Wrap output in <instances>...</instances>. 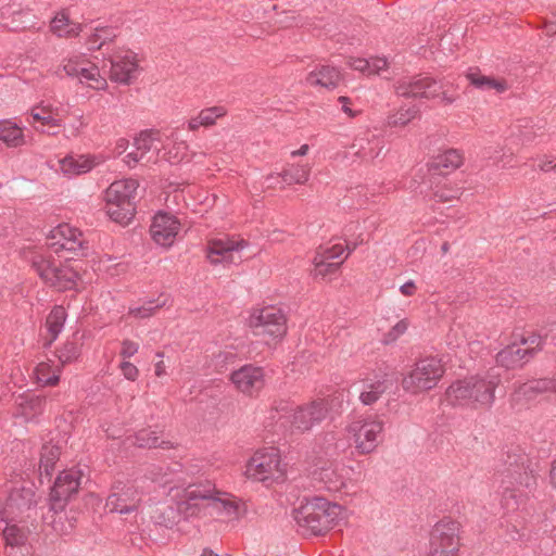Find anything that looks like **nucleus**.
<instances>
[{"instance_id":"72a5a7b5","label":"nucleus","mask_w":556,"mask_h":556,"mask_svg":"<svg viewBox=\"0 0 556 556\" xmlns=\"http://www.w3.org/2000/svg\"><path fill=\"white\" fill-rule=\"evenodd\" d=\"M36 493L33 486L16 488L9 496V505L16 507V510L29 509L36 505Z\"/></svg>"},{"instance_id":"5701e85b","label":"nucleus","mask_w":556,"mask_h":556,"mask_svg":"<svg viewBox=\"0 0 556 556\" xmlns=\"http://www.w3.org/2000/svg\"><path fill=\"white\" fill-rule=\"evenodd\" d=\"M245 245L247 242L244 240H212L207 247V258L212 264L232 263L235 261L233 252L242 250Z\"/></svg>"},{"instance_id":"bf43d9fd","label":"nucleus","mask_w":556,"mask_h":556,"mask_svg":"<svg viewBox=\"0 0 556 556\" xmlns=\"http://www.w3.org/2000/svg\"><path fill=\"white\" fill-rule=\"evenodd\" d=\"M31 116H33V118L35 121H39L43 125H48V126H51V127H59L60 126L59 122L55 118H53L51 115H46V114H41V113H38V112H33Z\"/></svg>"},{"instance_id":"680f3d73","label":"nucleus","mask_w":556,"mask_h":556,"mask_svg":"<svg viewBox=\"0 0 556 556\" xmlns=\"http://www.w3.org/2000/svg\"><path fill=\"white\" fill-rule=\"evenodd\" d=\"M501 151H497V149L489 147L484 149L483 156L486 159H491L494 161V163L498 164L502 160V156L498 155Z\"/></svg>"},{"instance_id":"3c124183","label":"nucleus","mask_w":556,"mask_h":556,"mask_svg":"<svg viewBox=\"0 0 556 556\" xmlns=\"http://www.w3.org/2000/svg\"><path fill=\"white\" fill-rule=\"evenodd\" d=\"M520 344L523 349H533V356L542 349L543 338L540 334L531 333L528 337H522Z\"/></svg>"},{"instance_id":"f03ea898","label":"nucleus","mask_w":556,"mask_h":556,"mask_svg":"<svg viewBox=\"0 0 556 556\" xmlns=\"http://www.w3.org/2000/svg\"><path fill=\"white\" fill-rule=\"evenodd\" d=\"M344 509L323 497L306 498L293 510L299 531L304 535H324L343 518Z\"/></svg>"},{"instance_id":"58836bf2","label":"nucleus","mask_w":556,"mask_h":556,"mask_svg":"<svg viewBox=\"0 0 556 556\" xmlns=\"http://www.w3.org/2000/svg\"><path fill=\"white\" fill-rule=\"evenodd\" d=\"M117 36L116 29L111 26H97L93 33L88 37L87 45L89 50H98L103 45L112 41Z\"/></svg>"},{"instance_id":"4be33fe9","label":"nucleus","mask_w":556,"mask_h":556,"mask_svg":"<svg viewBox=\"0 0 556 556\" xmlns=\"http://www.w3.org/2000/svg\"><path fill=\"white\" fill-rule=\"evenodd\" d=\"M383 140L370 130L359 134L350 147V153L362 161H371L379 156Z\"/></svg>"},{"instance_id":"7c9ffc66","label":"nucleus","mask_w":556,"mask_h":556,"mask_svg":"<svg viewBox=\"0 0 556 556\" xmlns=\"http://www.w3.org/2000/svg\"><path fill=\"white\" fill-rule=\"evenodd\" d=\"M388 61L384 58H371V59H351L349 61V66L354 71H358L361 73L367 75H382L388 71Z\"/></svg>"},{"instance_id":"13d9d810","label":"nucleus","mask_w":556,"mask_h":556,"mask_svg":"<svg viewBox=\"0 0 556 556\" xmlns=\"http://www.w3.org/2000/svg\"><path fill=\"white\" fill-rule=\"evenodd\" d=\"M379 397L380 396H378V392L371 390L369 387L368 390L363 391L359 395L361 402L365 405H371L376 403L379 400Z\"/></svg>"},{"instance_id":"7ed1b4c3","label":"nucleus","mask_w":556,"mask_h":556,"mask_svg":"<svg viewBox=\"0 0 556 556\" xmlns=\"http://www.w3.org/2000/svg\"><path fill=\"white\" fill-rule=\"evenodd\" d=\"M498 382V375L491 372L457 380L447 388L446 399L452 405L491 406Z\"/></svg>"},{"instance_id":"f257e3e1","label":"nucleus","mask_w":556,"mask_h":556,"mask_svg":"<svg viewBox=\"0 0 556 556\" xmlns=\"http://www.w3.org/2000/svg\"><path fill=\"white\" fill-rule=\"evenodd\" d=\"M503 463L501 503L504 509L514 511L519 507L522 497L534 490L536 478L530 457L519 447L509 450Z\"/></svg>"},{"instance_id":"79ce46f5","label":"nucleus","mask_w":556,"mask_h":556,"mask_svg":"<svg viewBox=\"0 0 556 556\" xmlns=\"http://www.w3.org/2000/svg\"><path fill=\"white\" fill-rule=\"evenodd\" d=\"M308 176L309 168L307 165H290L280 174L282 181L287 185L304 184L307 181Z\"/></svg>"},{"instance_id":"aec40b11","label":"nucleus","mask_w":556,"mask_h":556,"mask_svg":"<svg viewBox=\"0 0 556 556\" xmlns=\"http://www.w3.org/2000/svg\"><path fill=\"white\" fill-rule=\"evenodd\" d=\"M236 388L248 395H254L264 387V370L254 365H244L231 374Z\"/></svg>"},{"instance_id":"39448f33","label":"nucleus","mask_w":556,"mask_h":556,"mask_svg":"<svg viewBox=\"0 0 556 556\" xmlns=\"http://www.w3.org/2000/svg\"><path fill=\"white\" fill-rule=\"evenodd\" d=\"M444 375L440 358L428 356L415 363L413 369L402 379L405 391L417 394L433 389Z\"/></svg>"},{"instance_id":"0e129e2a","label":"nucleus","mask_w":556,"mask_h":556,"mask_svg":"<svg viewBox=\"0 0 556 556\" xmlns=\"http://www.w3.org/2000/svg\"><path fill=\"white\" fill-rule=\"evenodd\" d=\"M434 197L440 202H447V201L452 200L453 198H455V195L452 194V192H445V191H437L434 193Z\"/></svg>"},{"instance_id":"473e14b6","label":"nucleus","mask_w":556,"mask_h":556,"mask_svg":"<svg viewBox=\"0 0 556 556\" xmlns=\"http://www.w3.org/2000/svg\"><path fill=\"white\" fill-rule=\"evenodd\" d=\"M466 77L472 86L480 90L495 89L497 92H503L507 89L505 81L496 80L490 76H484L478 68H470L466 74Z\"/></svg>"},{"instance_id":"09e8293b","label":"nucleus","mask_w":556,"mask_h":556,"mask_svg":"<svg viewBox=\"0 0 556 556\" xmlns=\"http://www.w3.org/2000/svg\"><path fill=\"white\" fill-rule=\"evenodd\" d=\"M58 356L61 363H71L79 356V349L74 342H66L59 350Z\"/></svg>"},{"instance_id":"e433bc0d","label":"nucleus","mask_w":556,"mask_h":556,"mask_svg":"<svg viewBox=\"0 0 556 556\" xmlns=\"http://www.w3.org/2000/svg\"><path fill=\"white\" fill-rule=\"evenodd\" d=\"M84 64H87V62L83 56H70L64 59L62 63L55 70L52 71V74L59 78H78L79 71L84 66Z\"/></svg>"},{"instance_id":"9b49d317","label":"nucleus","mask_w":556,"mask_h":556,"mask_svg":"<svg viewBox=\"0 0 556 556\" xmlns=\"http://www.w3.org/2000/svg\"><path fill=\"white\" fill-rule=\"evenodd\" d=\"M83 472L71 468L63 470L55 479L50 492V509L54 513L62 511L67 501L77 493L81 483Z\"/></svg>"},{"instance_id":"f3484780","label":"nucleus","mask_w":556,"mask_h":556,"mask_svg":"<svg viewBox=\"0 0 556 556\" xmlns=\"http://www.w3.org/2000/svg\"><path fill=\"white\" fill-rule=\"evenodd\" d=\"M134 150L125 156L129 167L136 166L139 162L144 164L156 163L161 148L155 144V139L150 131H142L134 140Z\"/></svg>"},{"instance_id":"4c0bfd02","label":"nucleus","mask_w":556,"mask_h":556,"mask_svg":"<svg viewBox=\"0 0 556 556\" xmlns=\"http://www.w3.org/2000/svg\"><path fill=\"white\" fill-rule=\"evenodd\" d=\"M65 319H66V311L61 305H55L49 313L47 320H46V326H47L48 332L51 336V340H50L51 342L54 341L58 338V336L61 333V331L63 330Z\"/></svg>"},{"instance_id":"69168bd1","label":"nucleus","mask_w":556,"mask_h":556,"mask_svg":"<svg viewBox=\"0 0 556 556\" xmlns=\"http://www.w3.org/2000/svg\"><path fill=\"white\" fill-rule=\"evenodd\" d=\"M545 29L548 35L556 34V13L554 14L553 20L545 24Z\"/></svg>"},{"instance_id":"5fc2aeb1","label":"nucleus","mask_w":556,"mask_h":556,"mask_svg":"<svg viewBox=\"0 0 556 556\" xmlns=\"http://www.w3.org/2000/svg\"><path fill=\"white\" fill-rule=\"evenodd\" d=\"M119 369L127 380L135 381L139 376L138 368L130 362H122L119 365Z\"/></svg>"},{"instance_id":"c756f323","label":"nucleus","mask_w":556,"mask_h":556,"mask_svg":"<svg viewBox=\"0 0 556 556\" xmlns=\"http://www.w3.org/2000/svg\"><path fill=\"white\" fill-rule=\"evenodd\" d=\"M0 141L10 148L22 147L26 143L23 129L11 119L0 121Z\"/></svg>"},{"instance_id":"1a4fd4ad","label":"nucleus","mask_w":556,"mask_h":556,"mask_svg":"<svg viewBox=\"0 0 556 556\" xmlns=\"http://www.w3.org/2000/svg\"><path fill=\"white\" fill-rule=\"evenodd\" d=\"M245 473L249 478L265 482L278 480L283 476L280 456L275 447L257 451L249 460Z\"/></svg>"},{"instance_id":"cd10ccee","label":"nucleus","mask_w":556,"mask_h":556,"mask_svg":"<svg viewBox=\"0 0 556 556\" xmlns=\"http://www.w3.org/2000/svg\"><path fill=\"white\" fill-rule=\"evenodd\" d=\"M50 31L60 38H71L78 36L83 31V26L71 22L65 12H60L52 18Z\"/></svg>"},{"instance_id":"9d476101","label":"nucleus","mask_w":556,"mask_h":556,"mask_svg":"<svg viewBox=\"0 0 556 556\" xmlns=\"http://www.w3.org/2000/svg\"><path fill=\"white\" fill-rule=\"evenodd\" d=\"M286 316L280 308L275 306L263 307L254 312L250 317V327L254 334L273 340L283 338L287 332Z\"/></svg>"},{"instance_id":"338daca9","label":"nucleus","mask_w":556,"mask_h":556,"mask_svg":"<svg viewBox=\"0 0 556 556\" xmlns=\"http://www.w3.org/2000/svg\"><path fill=\"white\" fill-rule=\"evenodd\" d=\"M165 364L162 359H160L159 362L155 363V375L157 377H161L163 375H165Z\"/></svg>"},{"instance_id":"8fccbe9b","label":"nucleus","mask_w":556,"mask_h":556,"mask_svg":"<svg viewBox=\"0 0 556 556\" xmlns=\"http://www.w3.org/2000/svg\"><path fill=\"white\" fill-rule=\"evenodd\" d=\"M163 305L164 302L159 303L156 305H153V302H148L141 306L130 308L129 314L137 318H147L152 316L155 313V311Z\"/></svg>"},{"instance_id":"c03bdc74","label":"nucleus","mask_w":556,"mask_h":556,"mask_svg":"<svg viewBox=\"0 0 556 556\" xmlns=\"http://www.w3.org/2000/svg\"><path fill=\"white\" fill-rule=\"evenodd\" d=\"M339 470H344V468H339V465L334 467L324 468L320 473V478L327 484V488L332 491H338L345 485V479Z\"/></svg>"},{"instance_id":"c85d7f7f","label":"nucleus","mask_w":556,"mask_h":556,"mask_svg":"<svg viewBox=\"0 0 556 556\" xmlns=\"http://www.w3.org/2000/svg\"><path fill=\"white\" fill-rule=\"evenodd\" d=\"M8 556H17V549L26 545L28 531L24 527L17 525H8L3 530Z\"/></svg>"},{"instance_id":"6e6552de","label":"nucleus","mask_w":556,"mask_h":556,"mask_svg":"<svg viewBox=\"0 0 556 556\" xmlns=\"http://www.w3.org/2000/svg\"><path fill=\"white\" fill-rule=\"evenodd\" d=\"M142 495V491L134 482L117 481L111 488L105 507L110 513L131 514L139 510Z\"/></svg>"},{"instance_id":"f704fd0d","label":"nucleus","mask_w":556,"mask_h":556,"mask_svg":"<svg viewBox=\"0 0 556 556\" xmlns=\"http://www.w3.org/2000/svg\"><path fill=\"white\" fill-rule=\"evenodd\" d=\"M132 444L142 448H170L173 446L168 440L161 439L155 431L149 429L138 431L134 437Z\"/></svg>"},{"instance_id":"ea45409f","label":"nucleus","mask_w":556,"mask_h":556,"mask_svg":"<svg viewBox=\"0 0 556 556\" xmlns=\"http://www.w3.org/2000/svg\"><path fill=\"white\" fill-rule=\"evenodd\" d=\"M343 261H331L327 257L326 254H323L320 251H317L313 264H314V276L315 277H326L327 275H331L336 273Z\"/></svg>"},{"instance_id":"f8f14e48","label":"nucleus","mask_w":556,"mask_h":556,"mask_svg":"<svg viewBox=\"0 0 556 556\" xmlns=\"http://www.w3.org/2000/svg\"><path fill=\"white\" fill-rule=\"evenodd\" d=\"M207 492V483L189 484L185 489L184 498L177 502L179 516L185 520L194 517H210Z\"/></svg>"},{"instance_id":"c9c22d12","label":"nucleus","mask_w":556,"mask_h":556,"mask_svg":"<svg viewBox=\"0 0 556 556\" xmlns=\"http://www.w3.org/2000/svg\"><path fill=\"white\" fill-rule=\"evenodd\" d=\"M225 110L222 106H212L202 110L195 117L188 122V128L191 131L199 129V127H208L215 124L216 119L225 115Z\"/></svg>"},{"instance_id":"052dcab7","label":"nucleus","mask_w":556,"mask_h":556,"mask_svg":"<svg viewBox=\"0 0 556 556\" xmlns=\"http://www.w3.org/2000/svg\"><path fill=\"white\" fill-rule=\"evenodd\" d=\"M338 100L342 104V111L349 117H355L358 115L359 111H354L350 108V99L348 97H340Z\"/></svg>"},{"instance_id":"4d7b16f0","label":"nucleus","mask_w":556,"mask_h":556,"mask_svg":"<svg viewBox=\"0 0 556 556\" xmlns=\"http://www.w3.org/2000/svg\"><path fill=\"white\" fill-rule=\"evenodd\" d=\"M318 251L326 254L331 261H336L344 253V248L341 244H334L331 248H320Z\"/></svg>"},{"instance_id":"bb28decb","label":"nucleus","mask_w":556,"mask_h":556,"mask_svg":"<svg viewBox=\"0 0 556 556\" xmlns=\"http://www.w3.org/2000/svg\"><path fill=\"white\" fill-rule=\"evenodd\" d=\"M93 166V161L85 155H70L59 161V169L67 178L88 173Z\"/></svg>"},{"instance_id":"20e7f679","label":"nucleus","mask_w":556,"mask_h":556,"mask_svg":"<svg viewBox=\"0 0 556 556\" xmlns=\"http://www.w3.org/2000/svg\"><path fill=\"white\" fill-rule=\"evenodd\" d=\"M139 184L128 178L112 182L105 191L106 213L121 225H128L136 213V198Z\"/></svg>"},{"instance_id":"b1692460","label":"nucleus","mask_w":556,"mask_h":556,"mask_svg":"<svg viewBox=\"0 0 556 556\" xmlns=\"http://www.w3.org/2000/svg\"><path fill=\"white\" fill-rule=\"evenodd\" d=\"M533 357V349H523L520 343H511L500 351L496 362L507 369L521 367Z\"/></svg>"},{"instance_id":"2eb2a0df","label":"nucleus","mask_w":556,"mask_h":556,"mask_svg":"<svg viewBox=\"0 0 556 556\" xmlns=\"http://www.w3.org/2000/svg\"><path fill=\"white\" fill-rule=\"evenodd\" d=\"M328 412V400H314L294 409L291 416V425L298 431H309L327 417Z\"/></svg>"},{"instance_id":"de8ad7c7","label":"nucleus","mask_w":556,"mask_h":556,"mask_svg":"<svg viewBox=\"0 0 556 556\" xmlns=\"http://www.w3.org/2000/svg\"><path fill=\"white\" fill-rule=\"evenodd\" d=\"M368 387L377 391L378 396H381L383 393L397 388V379L394 375L386 374L381 379L370 383Z\"/></svg>"},{"instance_id":"393cba45","label":"nucleus","mask_w":556,"mask_h":556,"mask_svg":"<svg viewBox=\"0 0 556 556\" xmlns=\"http://www.w3.org/2000/svg\"><path fill=\"white\" fill-rule=\"evenodd\" d=\"M341 79V73L337 67L323 64L307 74L306 84L332 90L339 86Z\"/></svg>"},{"instance_id":"37998d69","label":"nucleus","mask_w":556,"mask_h":556,"mask_svg":"<svg viewBox=\"0 0 556 556\" xmlns=\"http://www.w3.org/2000/svg\"><path fill=\"white\" fill-rule=\"evenodd\" d=\"M77 79L81 84L86 83L89 87L98 90L106 86V80L101 77L99 68L94 65L87 67L86 64H84Z\"/></svg>"},{"instance_id":"a878e982","label":"nucleus","mask_w":556,"mask_h":556,"mask_svg":"<svg viewBox=\"0 0 556 556\" xmlns=\"http://www.w3.org/2000/svg\"><path fill=\"white\" fill-rule=\"evenodd\" d=\"M463 163V155L455 149H450L435 156L429 164L433 175H445L458 168Z\"/></svg>"},{"instance_id":"774afa93","label":"nucleus","mask_w":556,"mask_h":556,"mask_svg":"<svg viewBox=\"0 0 556 556\" xmlns=\"http://www.w3.org/2000/svg\"><path fill=\"white\" fill-rule=\"evenodd\" d=\"M307 152H308V146L303 144V146H301V148L299 150L292 151L291 155L292 156H303V155H306Z\"/></svg>"},{"instance_id":"dca6fc26","label":"nucleus","mask_w":556,"mask_h":556,"mask_svg":"<svg viewBox=\"0 0 556 556\" xmlns=\"http://www.w3.org/2000/svg\"><path fill=\"white\" fill-rule=\"evenodd\" d=\"M48 245L54 253L68 252L85 255L83 233L67 224L56 226L50 231Z\"/></svg>"},{"instance_id":"6e6d98bb","label":"nucleus","mask_w":556,"mask_h":556,"mask_svg":"<svg viewBox=\"0 0 556 556\" xmlns=\"http://www.w3.org/2000/svg\"><path fill=\"white\" fill-rule=\"evenodd\" d=\"M138 350H139L138 343L130 341V340H124L122 342L121 355L124 358H129V357L134 356L138 352Z\"/></svg>"},{"instance_id":"6ab92c4d","label":"nucleus","mask_w":556,"mask_h":556,"mask_svg":"<svg viewBox=\"0 0 556 556\" xmlns=\"http://www.w3.org/2000/svg\"><path fill=\"white\" fill-rule=\"evenodd\" d=\"M180 229L179 220L167 213H157L150 227L152 239L161 247H170Z\"/></svg>"},{"instance_id":"412c9836","label":"nucleus","mask_w":556,"mask_h":556,"mask_svg":"<svg viewBox=\"0 0 556 556\" xmlns=\"http://www.w3.org/2000/svg\"><path fill=\"white\" fill-rule=\"evenodd\" d=\"M110 63V77L112 80L128 85L136 78L138 62L134 52L125 51L117 53L111 59Z\"/></svg>"},{"instance_id":"a19ab883","label":"nucleus","mask_w":556,"mask_h":556,"mask_svg":"<svg viewBox=\"0 0 556 556\" xmlns=\"http://www.w3.org/2000/svg\"><path fill=\"white\" fill-rule=\"evenodd\" d=\"M60 457V450L56 446H43L40 455L39 471L41 476L50 477L54 465Z\"/></svg>"},{"instance_id":"864d4df0","label":"nucleus","mask_w":556,"mask_h":556,"mask_svg":"<svg viewBox=\"0 0 556 556\" xmlns=\"http://www.w3.org/2000/svg\"><path fill=\"white\" fill-rule=\"evenodd\" d=\"M47 365L40 364L37 368V378L43 386H55L59 382V376L52 375L47 376L46 375Z\"/></svg>"},{"instance_id":"423d86ee","label":"nucleus","mask_w":556,"mask_h":556,"mask_svg":"<svg viewBox=\"0 0 556 556\" xmlns=\"http://www.w3.org/2000/svg\"><path fill=\"white\" fill-rule=\"evenodd\" d=\"M30 263L34 270L48 286L59 291L71 290L76 286L78 274L70 266L56 264L51 256L36 253L31 256Z\"/></svg>"},{"instance_id":"2f4dec72","label":"nucleus","mask_w":556,"mask_h":556,"mask_svg":"<svg viewBox=\"0 0 556 556\" xmlns=\"http://www.w3.org/2000/svg\"><path fill=\"white\" fill-rule=\"evenodd\" d=\"M546 392L556 393V379H533L520 384L518 388V393L528 399H533Z\"/></svg>"},{"instance_id":"a211bd4d","label":"nucleus","mask_w":556,"mask_h":556,"mask_svg":"<svg viewBox=\"0 0 556 556\" xmlns=\"http://www.w3.org/2000/svg\"><path fill=\"white\" fill-rule=\"evenodd\" d=\"M207 501L210 517L235 519L239 516V503L228 493L222 492L207 482Z\"/></svg>"},{"instance_id":"0eeeda50","label":"nucleus","mask_w":556,"mask_h":556,"mask_svg":"<svg viewBox=\"0 0 556 556\" xmlns=\"http://www.w3.org/2000/svg\"><path fill=\"white\" fill-rule=\"evenodd\" d=\"M459 523L451 518L438 521L429 539L428 556H455L459 548Z\"/></svg>"},{"instance_id":"603ef678","label":"nucleus","mask_w":556,"mask_h":556,"mask_svg":"<svg viewBox=\"0 0 556 556\" xmlns=\"http://www.w3.org/2000/svg\"><path fill=\"white\" fill-rule=\"evenodd\" d=\"M408 323L406 319H402L399 323H396L395 326L392 327V329L386 334L384 337V343H391L394 342L399 337H401L405 331L407 330Z\"/></svg>"},{"instance_id":"e2e57ef3","label":"nucleus","mask_w":556,"mask_h":556,"mask_svg":"<svg viewBox=\"0 0 556 556\" xmlns=\"http://www.w3.org/2000/svg\"><path fill=\"white\" fill-rule=\"evenodd\" d=\"M415 290H416V286H415L414 281H412V280L405 282L400 288L401 293L406 296L413 295L415 293Z\"/></svg>"},{"instance_id":"49530a36","label":"nucleus","mask_w":556,"mask_h":556,"mask_svg":"<svg viewBox=\"0 0 556 556\" xmlns=\"http://www.w3.org/2000/svg\"><path fill=\"white\" fill-rule=\"evenodd\" d=\"M188 146L185 141L175 142L172 148L165 152L166 160L172 164H178L188 159Z\"/></svg>"},{"instance_id":"4468645a","label":"nucleus","mask_w":556,"mask_h":556,"mask_svg":"<svg viewBox=\"0 0 556 556\" xmlns=\"http://www.w3.org/2000/svg\"><path fill=\"white\" fill-rule=\"evenodd\" d=\"M383 422L379 419H362L352 422L349 432L353 435L355 447L362 454L376 450L382 438Z\"/></svg>"},{"instance_id":"a18cd8bd","label":"nucleus","mask_w":556,"mask_h":556,"mask_svg":"<svg viewBox=\"0 0 556 556\" xmlns=\"http://www.w3.org/2000/svg\"><path fill=\"white\" fill-rule=\"evenodd\" d=\"M419 113V108L416 105L402 106L395 114L388 118V125L392 127L405 126L412 119L416 118Z\"/></svg>"},{"instance_id":"ddd939ff","label":"nucleus","mask_w":556,"mask_h":556,"mask_svg":"<svg viewBox=\"0 0 556 556\" xmlns=\"http://www.w3.org/2000/svg\"><path fill=\"white\" fill-rule=\"evenodd\" d=\"M443 89L441 81L427 75H415L401 78L395 86V92L404 98L433 99Z\"/></svg>"}]
</instances>
